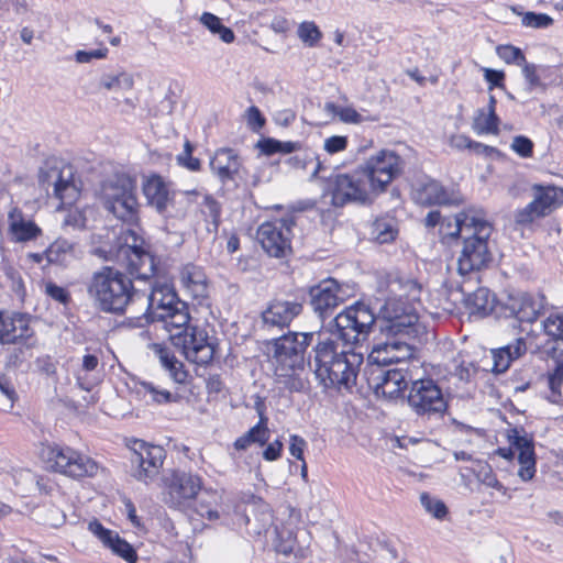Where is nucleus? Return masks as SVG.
I'll return each mask as SVG.
<instances>
[{"instance_id":"obj_47","label":"nucleus","mask_w":563,"mask_h":563,"mask_svg":"<svg viewBox=\"0 0 563 563\" xmlns=\"http://www.w3.org/2000/svg\"><path fill=\"white\" fill-rule=\"evenodd\" d=\"M316 164L311 177L314 178L321 169V163L318 157L311 152H305L294 155L286 159V164L294 169H307L309 165Z\"/></svg>"},{"instance_id":"obj_1","label":"nucleus","mask_w":563,"mask_h":563,"mask_svg":"<svg viewBox=\"0 0 563 563\" xmlns=\"http://www.w3.org/2000/svg\"><path fill=\"white\" fill-rule=\"evenodd\" d=\"M334 334L344 343L343 346L332 336L319 334L318 343L313 347V367L317 379L346 355L352 346L366 340L375 317L364 303H356L339 313L334 320Z\"/></svg>"},{"instance_id":"obj_29","label":"nucleus","mask_w":563,"mask_h":563,"mask_svg":"<svg viewBox=\"0 0 563 563\" xmlns=\"http://www.w3.org/2000/svg\"><path fill=\"white\" fill-rule=\"evenodd\" d=\"M212 172L223 184L234 180L241 168V161L238 154L231 148L218 150L210 161Z\"/></svg>"},{"instance_id":"obj_9","label":"nucleus","mask_w":563,"mask_h":563,"mask_svg":"<svg viewBox=\"0 0 563 563\" xmlns=\"http://www.w3.org/2000/svg\"><path fill=\"white\" fill-rule=\"evenodd\" d=\"M532 200L515 213L520 225H530L534 221L550 216L563 203V189L554 185L533 184Z\"/></svg>"},{"instance_id":"obj_34","label":"nucleus","mask_w":563,"mask_h":563,"mask_svg":"<svg viewBox=\"0 0 563 563\" xmlns=\"http://www.w3.org/2000/svg\"><path fill=\"white\" fill-rule=\"evenodd\" d=\"M416 200L420 205H450L454 202L452 196L438 181L431 180L416 191Z\"/></svg>"},{"instance_id":"obj_50","label":"nucleus","mask_w":563,"mask_h":563,"mask_svg":"<svg viewBox=\"0 0 563 563\" xmlns=\"http://www.w3.org/2000/svg\"><path fill=\"white\" fill-rule=\"evenodd\" d=\"M37 516L42 525L51 528H58L66 520L65 514L54 505L43 507Z\"/></svg>"},{"instance_id":"obj_18","label":"nucleus","mask_w":563,"mask_h":563,"mask_svg":"<svg viewBox=\"0 0 563 563\" xmlns=\"http://www.w3.org/2000/svg\"><path fill=\"white\" fill-rule=\"evenodd\" d=\"M545 305L547 298L541 292H517L508 296L505 307L518 321L532 323Z\"/></svg>"},{"instance_id":"obj_20","label":"nucleus","mask_w":563,"mask_h":563,"mask_svg":"<svg viewBox=\"0 0 563 563\" xmlns=\"http://www.w3.org/2000/svg\"><path fill=\"white\" fill-rule=\"evenodd\" d=\"M345 292L339 283L333 279H324L310 290L311 306L321 318L332 313L343 302Z\"/></svg>"},{"instance_id":"obj_27","label":"nucleus","mask_w":563,"mask_h":563,"mask_svg":"<svg viewBox=\"0 0 563 563\" xmlns=\"http://www.w3.org/2000/svg\"><path fill=\"white\" fill-rule=\"evenodd\" d=\"M147 301L146 314L151 321L164 318L168 311H172L180 302L173 288L166 284L154 286Z\"/></svg>"},{"instance_id":"obj_43","label":"nucleus","mask_w":563,"mask_h":563,"mask_svg":"<svg viewBox=\"0 0 563 563\" xmlns=\"http://www.w3.org/2000/svg\"><path fill=\"white\" fill-rule=\"evenodd\" d=\"M100 471V465L93 459L80 452L79 456L74 463V467L68 472V477H95L99 474Z\"/></svg>"},{"instance_id":"obj_26","label":"nucleus","mask_w":563,"mask_h":563,"mask_svg":"<svg viewBox=\"0 0 563 563\" xmlns=\"http://www.w3.org/2000/svg\"><path fill=\"white\" fill-rule=\"evenodd\" d=\"M301 303L289 300H274L262 312V320L267 328H284L300 314Z\"/></svg>"},{"instance_id":"obj_38","label":"nucleus","mask_w":563,"mask_h":563,"mask_svg":"<svg viewBox=\"0 0 563 563\" xmlns=\"http://www.w3.org/2000/svg\"><path fill=\"white\" fill-rule=\"evenodd\" d=\"M154 351L159 358L162 366L168 371L174 382L183 384L187 379V372L184 368V364L178 361L175 355L165 346L155 344Z\"/></svg>"},{"instance_id":"obj_44","label":"nucleus","mask_w":563,"mask_h":563,"mask_svg":"<svg viewBox=\"0 0 563 563\" xmlns=\"http://www.w3.org/2000/svg\"><path fill=\"white\" fill-rule=\"evenodd\" d=\"M324 110L327 113L339 117L340 121L343 123L360 124L366 121V118L352 107H341L333 102H327Z\"/></svg>"},{"instance_id":"obj_22","label":"nucleus","mask_w":563,"mask_h":563,"mask_svg":"<svg viewBox=\"0 0 563 563\" xmlns=\"http://www.w3.org/2000/svg\"><path fill=\"white\" fill-rule=\"evenodd\" d=\"M34 331L31 318L24 313L0 311V342L15 344L30 339Z\"/></svg>"},{"instance_id":"obj_53","label":"nucleus","mask_w":563,"mask_h":563,"mask_svg":"<svg viewBox=\"0 0 563 563\" xmlns=\"http://www.w3.org/2000/svg\"><path fill=\"white\" fill-rule=\"evenodd\" d=\"M497 55L507 64L520 66L525 63L526 56L522 51L512 45H500L497 47Z\"/></svg>"},{"instance_id":"obj_3","label":"nucleus","mask_w":563,"mask_h":563,"mask_svg":"<svg viewBox=\"0 0 563 563\" xmlns=\"http://www.w3.org/2000/svg\"><path fill=\"white\" fill-rule=\"evenodd\" d=\"M454 230L450 238L461 236L463 247L457 258V272L467 275L485 267L490 261L487 240L492 234V225L482 209L470 208L454 217Z\"/></svg>"},{"instance_id":"obj_49","label":"nucleus","mask_w":563,"mask_h":563,"mask_svg":"<svg viewBox=\"0 0 563 563\" xmlns=\"http://www.w3.org/2000/svg\"><path fill=\"white\" fill-rule=\"evenodd\" d=\"M256 409L260 415V421L256 426L251 428L247 433L253 442L258 445H264L269 439V430L267 428V418L262 410V404H256Z\"/></svg>"},{"instance_id":"obj_36","label":"nucleus","mask_w":563,"mask_h":563,"mask_svg":"<svg viewBox=\"0 0 563 563\" xmlns=\"http://www.w3.org/2000/svg\"><path fill=\"white\" fill-rule=\"evenodd\" d=\"M554 368L549 373L548 386L549 395L547 398L553 402L559 404L562 400V386H563V346L554 349Z\"/></svg>"},{"instance_id":"obj_54","label":"nucleus","mask_w":563,"mask_h":563,"mask_svg":"<svg viewBox=\"0 0 563 563\" xmlns=\"http://www.w3.org/2000/svg\"><path fill=\"white\" fill-rule=\"evenodd\" d=\"M521 23L527 27L547 29L553 24V19L545 13L526 12Z\"/></svg>"},{"instance_id":"obj_61","label":"nucleus","mask_w":563,"mask_h":563,"mask_svg":"<svg viewBox=\"0 0 563 563\" xmlns=\"http://www.w3.org/2000/svg\"><path fill=\"white\" fill-rule=\"evenodd\" d=\"M511 148L522 157H530L533 151V143L526 136H515L511 143Z\"/></svg>"},{"instance_id":"obj_25","label":"nucleus","mask_w":563,"mask_h":563,"mask_svg":"<svg viewBox=\"0 0 563 563\" xmlns=\"http://www.w3.org/2000/svg\"><path fill=\"white\" fill-rule=\"evenodd\" d=\"M79 453L70 446L45 443L42 444L40 450V457L52 471L68 476V472L74 467Z\"/></svg>"},{"instance_id":"obj_56","label":"nucleus","mask_w":563,"mask_h":563,"mask_svg":"<svg viewBox=\"0 0 563 563\" xmlns=\"http://www.w3.org/2000/svg\"><path fill=\"white\" fill-rule=\"evenodd\" d=\"M44 291L48 297L59 303L67 305L70 300L68 290L51 280L44 284Z\"/></svg>"},{"instance_id":"obj_55","label":"nucleus","mask_w":563,"mask_h":563,"mask_svg":"<svg viewBox=\"0 0 563 563\" xmlns=\"http://www.w3.org/2000/svg\"><path fill=\"white\" fill-rule=\"evenodd\" d=\"M4 274L7 279L10 282L12 291H14L20 299H23L25 296V286L20 271L13 266H5Z\"/></svg>"},{"instance_id":"obj_23","label":"nucleus","mask_w":563,"mask_h":563,"mask_svg":"<svg viewBox=\"0 0 563 563\" xmlns=\"http://www.w3.org/2000/svg\"><path fill=\"white\" fill-rule=\"evenodd\" d=\"M377 378L379 382L375 385V394L391 400L404 394L413 376L409 366H398L382 372Z\"/></svg>"},{"instance_id":"obj_39","label":"nucleus","mask_w":563,"mask_h":563,"mask_svg":"<svg viewBox=\"0 0 563 563\" xmlns=\"http://www.w3.org/2000/svg\"><path fill=\"white\" fill-rule=\"evenodd\" d=\"M76 256V244L66 239H57L45 251L47 261L59 265H66Z\"/></svg>"},{"instance_id":"obj_11","label":"nucleus","mask_w":563,"mask_h":563,"mask_svg":"<svg viewBox=\"0 0 563 563\" xmlns=\"http://www.w3.org/2000/svg\"><path fill=\"white\" fill-rule=\"evenodd\" d=\"M331 201L335 207L347 202H367L374 194L366 178L361 175L360 168L352 175H336L330 183Z\"/></svg>"},{"instance_id":"obj_12","label":"nucleus","mask_w":563,"mask_h":563,"mask_svg":"<svg viewBox=\"0 0 563 563\" xmlns=\"http://www.w3.org/2000/svg\"><path fill=\"white\" fill-rule=\"evenodd\" d=\"M202 488L199 475L175 471L166 482L165 503L175 509L186 510Z\"/></svg>"},{"instance_id":"obj_4","label":"nucleus","mask_w":563,"mask_h":563,"mask_svg":"<svg viewBox=\"0 0 563 563\" xmlns=\"http://www.w3.org/2000/svg\"><path fill=\"white\" fill-rule=\"evenodd\" d=\"M87 294L95 307L106 313L123 314L139 297L132 279L123 272L104 266L87 283Z\"/></svg>"},{"instance_id":"obj_48","label":"nucleus","mask_w":563,"mask_h":563,"mask_svg":"<svg viewBox=\"0 0 563 563\" xmlns=\"http://www.w3.org/2000/svg\"><path fill=\"white\" fill-rule=\"evenodd\" d=\"M297 35L301 42L309 47L316 46L322 37L321 31L312 21L300 23L297 29Z\"/></svg>"},{"instance_id":"obj_5","label":"nucleus","mask_w":563,"mask_h":563,"mask_svg":"<svg viewBox=\"0 0 563 563\" xmlns=\"http://www.w3.org/2000/svg\"><path fill=\"white\" fill-rule=\"evenodd\" d=\"M312 336L313 333H289L274 343L275 379L289 391L306 388L305 352Z\"/></svg>"},{"instance_id":"obj_46","label":"nucleus","mask_w":563,"mask_h":563,"mask_svg":"<svg viewBox=\"0 0 563 563\" xmlns=\"http://www.w3.org/2000/svg\"><path fill=\"white\" fill-rule=\"evenodd\" d=\"M372 234L378 243L384 244L395 240L397 230L393 220L378 219L373 223Z\"/></svg>"},{"instance_id":"obj_2","label":"nucleus","mask_w":563,"mask_h":563,"mask_svg":"<svg viewBox=\"0 0 563 563\" xmlns=\"http://www.w3.org/2000/svg\"><path fill=\"white\" fill-rule=\"evenodd\" d=\"M419 285L411 279L395 277L388 282L389 296L380 306L378 317L382 320L380 331L387 336L417 334L419 303Z\"/></svg>"},{"instance_id":"obj_35","label":"nucleus","mask_w":563,"mask_h":563,"mask_svg":"<svg viewBox=\"0 0 563 563\" xmlns=\"http://www.w3.org/2000/svg\"><path fill=\"white\" fill-rule=\"evenodd\" d=\"M134 85V75L126 70L103 74L99 80V87L101 89L115 93L131 91Z\"/></svg>"},{"instance_id":"obj_41","label":"nucleus","mask_w":563,"mask_h":563,"mask_svg":"<svg viewBox=\"0 0 563 563\" xmlns=\"http://www.w3.org/2000/svg\"><path fill=\"white\" fill-rule=\"evenodd\" d=\"M199 22L210 33H212L213 35H218L223 43L231 44L234 42V32L230 27L223 25L221 19L216 14L210 12H203L199 18Z\"/></svg>"},{"instance_id":"obj_57","label":"nucleus","mask_w":563,"mask_h":563,"mask_svg":"<svg viewBox=\"0 0 563 563\" xmlns=\"http://www.w3.org/2000/svg\"><path fill=\"white\" fill-rule=\"evenodd\" d=\"M520 67L522 69V75L529 86V90H533L537 87L543 86L541 78L538 75V66L536 64L528 63L526 59L525 63L520 65Z\"/></svg>"},{"instance_id":"obj_6","label":"nucleus","mask_w":563,"mask_h":563,"mask_svg":"<svg viewBox=\"0 0 563 563\" xmlns=\"http://www.w3.org/2000/svg\"><path fill=\"white\" fill-rule=\"evenodd\" d=\"M106 253L107 261L124 266L136 279H150L155 275L154 256L144 249V239L135 229L123 230Z\"/></svg>"},{"instance_id":"obj_42","label":"nucleus","mask_w":563,"mask_h":563,"mask_svg":"<svg viewBox=\"0 0 563 563\" xmlns=\"http://www.w3.org/2000/svg\"><path fill=\"white\" fill-rule=\"evenodd\" d=\"M499 118L493 110L479 109L473 121V129L477 134H498Z\"/></svg>"},{"instance_id":"obj_16","label":"nucleus","mask_w":563,"mask_h":563,"mask_svg":"<svg viewBox=\"0 0 563 563\" xmlns=\"http://www.w3.org/2000/svg\"><path fill=\"white\" fill-rule=\"evenodd\" d=\"M363 363V354L351 350L346 355L327 371L318 380L325 388L351 389L355 385L360 365Z\"/></svg>"},{"instance_id":"obj_64","label":"nucleus","mask_w":563,"mask_h":563,"mask_svg":"<svg viewBox=\"0 0 563 563\" xmlns=\"http://www.w3.org/2000/svg\"><path fill=\"white\" fill-rule=\"evenodd\" d=\"M246 120L249 126H251L254 131L262 129L265 124L264 117L262 115L260 109L255 106H252L246 110Z\"/></svg>"},{"instance_id":"obj_28","label":"nucleus","mask_w":563,"mask_h":563,"mask_svg":"<svg viewBox=\"0 0 563 563\" xmlns=\"http://www.w3.org/2000/svg\"><path fill=\"white\" fill-rule=\"evenodd\" d=\"M89 531H91L99 540L107 547H109L114 553L123 558L130 563L135 561V552L133 548L123 539L119 537L117 532L106 529L99 521L93 520L88 525Z\"/></svg>"},{"instance_id":"obj_15","label":"nucleus","mask_w":563,"mask_h":563,"mask_svg":"<svg viewBox=\"0 0 563 563\" xmlns=\"http://www.w3.org/2000/svg\"><path fill=\"white\" fill-rule=\"evenodd\" d=\"M408 404L418 415L442 413L446 408L441 389L431 379L412 383Z\"/></svg>"},{"instance_id":"obj_59","label":"nucleus","mask_w":563,"mask_h":563,"mask_svg":"<svg viewBox=\"0 0 563 563\" xmlns=\"http://www.w3.org/2000/svg\"><path fill=\"white\" fill-rule=\"evenodd\" d=\"M347 137L344 135H332L327 137L323 142V150L330 154L341 153L347 147Z\"/></svg>"},{"instance_id":"obj_60","label":"nucleus","mask_w":563,"mask_h":563,"mask_svg":"<svg viewBox=\"0 0 563 563\" xmlns=\"http://www.w3.org/2000/svg\"><path fill=\"white\" fill-rule=\"evenodd\" d=\"M192 145L189 141H186L184 144V153L178 155L177 162L185 166L186 168L190 170H199L200 169V161L196 157H192Z\"/></svg>"},{"instance_id":"obj_21","label":"nucleus","mask_w":563,"mask_h":563,"mask_svg":"<svg viewBox=\"0 0 563 563\" xmlns=\"http://www.w3.org/2000/svg\"><path fill=\"white\" fill-rule=\"evenodd\" d=\"M142 192L147 205L163 216L173 205L175 198L172 184L157 174H152L144 178Z\"/></svg>"},{"instance_id":"obj_51","label":"nucleus","mask_w":563,"mask_h":563,"mask_svg":"<svg viewBox=\"0 0 563 563\" xmlns=\"http://www.w3.org/2000/svg\"><path fill=\"white\" fill-rule=\"evenodd\" d=\"M420 503L424 510L433 516L434 518L442 520L448 515V508L445 504L428 493L420 495Z\"/></svg>"},{"instance_id":"obj_10","label":"nucleus","mask_w":563,"mask_h":563,"mask_svg":"<svg viewBox=\"0 0 563 563\" xmlns=\"http://www.w3.org/2000/svg\"><path fill=\"white\" fill-rule=\"evenodd\" d=\"M294 225L292 217L262 223L257 229V240L263 250L272 257H285L291 251Z\"/></svg>"},{"instance_id":"obj_17","label":"nucleus","mask_w":563,"mask_h":563,"mask_svg":"<svg viewBox=\"0 0 563 563\" xmlns=\"http://www.w3.org/2000/svg\"><path fill=\"white\" fill-rule=\"evenodd\" d=\"M507 439L514 451L518 452V476L521 481H531L536 475V454L533 438L522 428L507 430Z\"/></svg>"},{"instance_id":"obj_62","label":"nucleus","mask_w":563,"mask_h":563,"mask_svg":"<svg viewBox=\"0 0 563 563\" xmlns=\"http://www.w3.org/2000/svg\"><path fill=\"white\" fill-rule=\"evenodd\" d=\"M424 223L427 227L440 224V231L444 236H450L448 233L452 232L449 230L452 227L451 221H441V213L439 211H430L424 219Z\"/></svg>"},{"instance_id":"obj_33","label":"nucleus","mask_w":563,"mask_h":563,"mask_svg":"<svg viewBox=\"0 0 563 563\" xmlns=\"http://www.w3.org/2000/svg\"><path fill=\"white\" fill-rule=\"evenodd\" d=\"M157 321L164 322V328L169 333V339L173 342V335L180 332V334L187 333L194 327L189 324L190 316L188 308L185 302L180 301L172 311H168L164 318Z\"/></svg>"},{"instance_id":"obj_63","label":"nucleus","mask_w":563,"mask_h":563,"mask_svg":"<svg viewBox=\"0 0 563 563\" xmlns=\"http://www.w3.org/2000/svg\"><path fill=\"white\" fill-rule=\"evenodd\" d=\"M108 54V48L107 47H102V48H98V49H92V51H77L76 54H75V59L77 63H80V64H84V63H89L91 62L93 58L96 59H101V58H104Z\"/></svg>"},{"instance_id":"obj_31","label":"nucleus","mask_w":563,"mask_h":563,"mask_svg":"<svg viewBox=\"0 0 563 563\" xmlns=\"http://www.w3.org/2000/svg\"><path fill=\"white\" fill-rule=\"evenodd\" d=\"M9 231L16 242H26L36 239L41 229L32 221L25 220L22 212L13 208L9 212Z\"/></svg>"},{"instance_id":"obj_30","label":"nucleus","mask_w":563,"mask_h":563,"mask_svg":"<svg viewBox=\"0 0 563 563\" xmlns=\"http://www.w3.org/2000/svg\"><path fill=\"white\" fill-rule=\"evenodd\" d=\"M180 283L194 298H205L208 292L207 276L200 266L186 264L180 269Z\"/></svg>"},{"instance_id":"obj_37","label":"nucleus","mask_w":563,"mask_h":563,"mask_svg":"<svg viewBox=\"0 0 563 563\" xmlns=\"http://www.w3.org/2000/svg\"><path fill=\"white\" fill-rule=\"evenodd\" d=\"M136 395L145 402L167 404L176 401L177 396L173 395L166 388H162L152 382H137L134 385Z\"/></svg>"},{"instance_id":"obj_13","label":"nucleus","mask_w":563,"mask_h":563,"mask_svg":"<svg viewBox=\"0 0 563 563\" xmlns=\"http://www.w3.org/2000/svg\"><path fill=\"white\" fill-rule=\"evenodd\" d=\"M131 463L133 476L145 484L153 482L159 474L165 459V451L159 445L135 440L132 448Z\"/></svg>"},{"instance_id":"obj_58","label":"nucleus","mask_w":563,"mask_h":563,"mask_svg":"<svg viewBox=\"0 0 563 563\" xmlns=\"http://www.w3.org/2000/svg\"><path fill=\"white\" fill-rule=\"evenodd\" d=\"M201 206V211L211 219L212 223L217 228L221 212L220 205L218 203V201L209 195H203Z\"/></svg>"},{"instance_id":"obj_19","label":"nucleus","mask_w":563,"mask_h":563,"mask_svg":"<svg viewBox=\"0 0 563 563\" xmlns=\"http://www.w3.org/2000/svg\"><path fill=\"white\" fill-rule=\"evenodd\" d=\"M413 352L410 343L393 339L374 346L368 354V361L380 366L393 364L409 366L408 362L413 357Z\"/></svg>"},{"instance_id":"obj_24","label":"nucleus","mask_w":563,"mask_h":563,"mask_svg":"<svg viewBox=\"0 0 563 563\" xmlns=\"http://www.w3.org/2000/svg\"><path fill=\"white\" fill-rule=\"evenodd\" d=\"M48 186H53L54 196L64 205H71L79 196V189L74 180L73 167L63 165L62 168H52L47 172Z\"/></svg>"},{"instance_id":"obj_14","label":"nucleus","mask_w":563,"mask_h":563,"mask_svg":"<svg viewBox=\"0 0 563 563\" xmlns=\"http://www.w3.org/2000/svg\"><path fill=\"white\" fill-rule=\"evenodd\" d=\"M173 345L181 350L187 361L197 365H207L214 356L213 342L207 331L198 327L184 334H174Z\"/></svg>"},{"instance_id":"obj_8","label":"nucleus","mask_w":563,"mask_h":563,"mask_svg":"<svg viewBox=\"0 0 563 563\" xmlns=\"http://www.w3.org/2000/svg\"><path fill=\"white\" fill-rule=\"evenodd\" d=\"M402 168V158L390 150L379 151L360 166L361 175L366 178L374 194L384 191Z\"/></svg>"},{"instance_id":"obj_40","label":"nucleus","mask_w":563,"mask_h":563,"mask_svg":"<svg viewBox=\"0 0 563 563\" xmlns=\"http://www.w3.org/2000/svg\"><path fill=\"white\" fill-rule=\"evenodd\" d=\"M472 314L488 316L494 309V296L487 288H478L467 298Z\"/></svg>"},{"instance_id":"obj_32","label":"nucleus","mask_w":563,"mask_h":563,"mask_svg":"<svg viewBox=\"0 0 563 563\" xmlns=\"http://www.w3.org/2000/svg\"><path fill=\"white\" fill-rule=\"evenodd\" d=\"M527 350L523 339H517L512 344L492 351L493 367L495 373L506 372L511 362L521 356Z\"/></svg>"},{"instance_id":"obj_7","label":"nucleus","mask_w":563,"mask_h":563,"mask_svg":"<svg viewBox=\"0 0 563 563\" xmlns=\"http://www.w3.org/2000/svg\"><path fill=\"white\" fill-rule=\"evenodd\" d=\"M99 198L104 209L115 218L130 224H137L140 203L133 177L125 173H114L109 176L100 184Z\"/></svg>"},{"instance_id":"obj_52","label":"nucleus","mask_w":563,"mask_h":563,"mask_svg":"<svg viewBox=\"0 0 563 563\" xmlns=\"http://www.w3.org/2000/svg\"><path fill=\"white\" fill-rule=\"evenodd\" d=\"M544 333L563 345V314L551 313L542 322Z\"/></svg>"},{"instance_id":"obj_45","label":"nucleus","mask_w":563,"mask_h":563,"mask_svg":"<svg viewBox=\"0 0 563 563\" xmlns=\"http://www.w3.org/2000/svg\"><path fill=\"white\" fill-rule=\"evenodd\" d=\"M260 147L262 152L266 155H273L275 153H292L300 151L302 144L300 142H291V141H278L274 139H266L260 143Z\"/></svg>"}]
</instances>
